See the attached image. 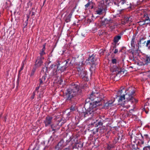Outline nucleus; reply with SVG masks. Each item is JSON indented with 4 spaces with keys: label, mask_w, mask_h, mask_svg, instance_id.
<instances>
[{
    "label": "nucleus",
    "mask_w": 150,
    "mask_h": 150,
    "mask_svg": "<svg viewBox=\"0 0 150 150\" xmlns=\"http://www.w3.org/2000/svg\"><path fill=\"white\" fill-rule=\"evenodd\" d=\"M104 97L103 94H100L98 93H94L92 92V93L88 96V98L86 99V102H89V100L93 101L92 102L89 103V107L87 108V106L88 103H86L85 106L84 108L86 110V112H80L79 116L80 117H85L88 116H94V118L96 117L95 120L96 122H94L93 123L95 124L97 122L99 119V117L98 115H96V111L97 110V106L101 105L100 102L103 99Z\"/></svg>",
    "instance_id": "nucleus-1"
},
{
    "label": "nucleus",
    "mask_w": 150,
    "mask_h": 150,
    "mask_svg": "<svg viewBox=\"0 0 150 150\" xmlns=\"http://www.w3.org/2000/svg\"><path fill=\"white\" fill-rule=\"evenodd\" d=\"M81 90L80 87L77 84L71 86L68 88L66 92V97L67 100H73L75 97L80 94Z\"/></svg>",
    "instance_id": "nucleus-2"
},
{
    "label": "nucleus",
    "mask_w": 150,
    "mask_h": 150,
    "mask_svg": "<svg viewBox=\"0 0 150 150\" xmlns=\"http://www.w3.org/2000/svg\"><path fill=\"white\" fill-rule=\"evenodd\" d=\"M56 65L52 64L49 67V69L51 71L50 75L55 77H57L58 75L60 74L59 71V66L60 64V62Z\"/></svg>",
    "instance_id": "nucleus-3"
},
{
    "label": "nucleus",
    "mask_w": 150,
    "mask_h": 150,
    "mask_svg": "<svg viewBox=\"0 0 150 150\" xmlns=\"http://www.w3.org/2000/svg\"><path fill=\"white\" fill-rule=\"evenodd\" d=\"M125 95H123L121 96L118 100V102L121 105V107L126 109H128L130 107V104H128L127 103L128 100L127 101H125Z\"/></svg>",
    "instance_id": "nucleus-4"
},
{
    "label": "nucleus",
    "mask_w": 150,
    "mask_h": 150,
    "mask_svg": "<svg viewBox=\"0 0 150 150\" xmlns=\"http://www.w3.org/2000/svg\"><path fill=\"white\" fill-rule=\"evenodd\" d=\"M143 21L139 22L140 25H143L145 24H147L150 23V15L144 13L143 15Z\"/></svg>",
    "instance_id": "nucleus-5"
},
{
    "label": "nucleus",
    "mask_w": 150,
    "mask_h": 150,
    "mask_svg": "<svg viewBox=\"0 0 150 150\" xmlns=\"http://www.w3.org/2000/svg\"><path fill=\"white\" fill-rule=\"evenodd\" d=\"M131 93V94L130 95L126 94L125 95L126 98L127 100H128L127 103L129 104H131L132 103H134V102L136 103L137 102V100L133 97L132 95H133L134 93V91H132Z\"/></svg>",
    "instance_id": "nucleus-6"
},
{
    "label": "nucleus",
    "mask_w": 150,
    "mask_h": 150,
    "mask_svg": "<svg viewBox=\"0 0 150 150\" xmlns=\"http://www.w3.org/2000/svg\"><path fill=\"white\" fill-rule=\"evenodd\" d=\"M105 6L103 4L99 5L96 9L95 13L99 15L102 14L105 10Z\"/></svg>",
    "instance_id": "nucleus-7"
},
{
    "label": "nucleus",
    "mask_w": 150,
    "mask_h": 150,
    "mask_svg": "<svg viewBox=\"0 0 150 150\" xmlns=\"http://www.w3.org/2000/svg\"><path fill=\"white\" fill-rule=\"evenodd\" d=\"M78 74L82 78H84L85 77H86L87 72L83 69H81L80 68L78 67L77 69Z\"/></svg>",
    "instance_id": "nucleus-8"
},
{
    "label": "nucleus",
    "mask_w": 150,
    "mask_h": 150,
    "mask_svg": "<svg viewBox=\"0 0 150 150\" xmlns=\"http://www.w3.org/2000/svg\"><path fill=\"white\" fill-rule=\"evenodd\" d=\"M52 117H51L47 116L46 117L45 120L44 121V123L45 126L47 127L51 124Z\"/></svg>",
    "instance_id": "nucleus-9"
},
{
    "label": "nucleus",
    "mask_w": 150,
    "mask_h": 150,
    "mask_svg": "<svg viewBox=\"0 0 150 150\" xmlns=\"http://www.w3.org/2000/svg\"><path fill=\"white\" fill-rule=\"evenodd\" d=\"M110 70L112 72H115L117 73L120 71V69L117 65H111Z\"/></svg>",
    "instance_id": "nucleus-10"
},
{
    "label": "nucleus",
    "mask_w": 150,
    "mask_h": 150,
    "mask_svg": "<svg viewBox=\"0 0 150 150\" xmlns=\"http://www.w3.org/2000/svg\"><path fill=\"white\" fill-rule=\"evenodd\" d=\"M42 63L41 59L40 58H38L36 62L35 67L36 68L40 67L42 65Z\"/></svg>",
    "instance_id": "nucleus-11"
},
{
    "label": "nucleus",
    "mask_w": 150,
    "mask_h": 150,
    "mask_svg": "<svg viewBox=\"0 0 150 150\" xmlns=\"http://www.w3.org/2000/svg\"><path fill=\"white\" fill-rule=\"evenodd\" d=\"M46 75H47L45 73L44 76L40 79V85H42L46 82L47 81H45Z\"/></svg>",
    "instance_id": "nucleus-12"
},
{
    "label": "nucleus",
    "mask_w": 150,
    "mask_h": 150,
    "mask_svg": "<svg viewBox=\"0 0 150 150\" xmlns=\"http://www.w3.org/2000/svg\"><path fill=\"white\" fill-rule=\"evenodd\" d=\"M114 101V99H113L112 100H109V101L106 103L104 105L105 108H107L108 107L111 106Z\"/></svg>",
    "instance_id": "nucleus-13"
},
{
    "label": "nucleus",
    "mask_w": 150,
    "mask_h": 150,
    "mask_svg": "<svg viewBox=\"0 0 150 150\" xmlns=\"http://www.w3.org/2000/svg\"><path fill=\"white\" fill-rule=\"evenodd\" d=\"M121 38V35H118L114 37V42L116 43H117L119 40H120Z\"/></svg>",
    "instance_id": "nucleus-14"
},
{
    "label": "nucleus",
    "mask_w": 150,
    "mask_h": 150,
    "mask_svg": "<svg viewBox=\"0 0 150 150\" xmlns=\"http://www.w3.org/2000/svg\"><path fill=\"white\" fill-rule=\"evenodd\" d=\"M64 142L63 140H61L58 143V144L57 145V147L59 148H60L62 147H64V146L63 145Z\"/></svg>",
    "instance_id": "nucleus-15"
},
{
    "label": "nucleus",
    "mask_w": 150,
    "mask_h": 150,
    "mask_svg": "<svg viewBox=\"0 0 150 150\" xmlns=\"http://www.w3.org/2000/svg\"><path fill=\"white\" fill-rule=\"evenodd\" d=\"M88 61H90L92 63V64H94V59L93 58V56H91V57H89L88 59Z\"/></svg>",
    "instance_id": "nucleus-16"
},
{
    "label": "nucleus",
    "mask_w": 150,
    "mask_h": 150,
    "mask_svg": "<svg viewBox=\"0 0 150 150\" xmlns=\"http://www.w3.org/2000/svg\"><path fill=\"white\" fill-rule=\"evenodd\" d=\"M66 68V67L64 66H62L61 67H59V71L60 73L64 71L65 69Z\"/></svg>",
    "instance_id": "nucleus-17"
},
{
    "label": "nucleus",
    "mask_w": 150,
    "mask_h": 150,
    "mask_svg": "<svg viewBox=\"0 0 150 150\" xmlns=\"http://www.w3.org/2000/svg\"><path fill=\"white\" fill-rule=\"evenodd\" d=\"M57 125H55L54 124H52L51 125V128L52 129V130L53 131H55L57 130Z\"/></svg>",
    "instance_id": "nucleus-18"
},
{
    "label": "nucleus",
    "mask_w": 150,
    "mask_h": 150,
    "mask_svg": "<svg viewBox=\"0 0 150 150\" xmlns=\"http://www.w3.org/2000/svg\"><path fill=\"white\" fill-rule=\"evenodd\" d=\"M134 42H135V38L134 37H133L131 41V44L132 47H134Z\"/></svg>",
    "instance_id": "nucleus-19"
},
{
    "label": "nucleus",
    "mask_w": 150,
    "mask_h": 150,
    "mask_svg": "<svg viewBox=\"0 0 150 150\" xmlns=\"http://www.w3.org/2000/svg\"><path fill=\"white\" fill-rule=\"evenodd\" d=\"M36 68H37L36 67H33V69H32V70L31 73L30 74V76L31 77L33 76L34 75L35 72L36 70Z\"/></svg>",
    "instance_id": "nucleus-20"
},
{
    "label": "nucleus",
    "mask_w": 150,
    "mask_h": 150,
    "mask_svg": "<svg viewBox=\"0 0 150 150\" xmlns=\"http://www.w3.org/2000/svg\"><path fill=\"white\" fill-rule=\"evenodd\" d=\"M27 18L26 20L25 21V23L23 24V25L24 26V28L25 27L28 25V20L29 18V16H27Z\"/></svg>",
    "instance_id": "nucleus-21"
},
{
    "label": "nucleus",
    "mask_w": 150,
    "mask_h": 150,
    "mask_svg": "<svg viewBox=\"0 0 150 150\" xmlns=\"http://www.w3.org/2000/svg\"><path fill=\"white\" fill-rule=\"evenodd\" d=\"M146 64H148L150 63V56H146Z\"/></svg>",
    "instance_id": "nucleus-22"
},
{
    "label": "nucleus",
    "mask_w": 150,
    "mask_h": 150,
    "mask_svg": "<svg viewBox=\"0 0 150 150\" xmlns=\"http://www.w3.org/2000/svg\"><path fill=\"white\" fill-rule=\"evenodd\" d=\"M45 47L44 46L43 48L42 49L40 53V54L41 56L44 54L45 53L44 52Z\"/></svg>",
    "instance_id": "nucleus-23"
},
{
    "label": "nucleus",
    "mask_w": 150,
    "mask_h": 150,
    "mask_svg": "<svg viewBox=\"0 0 150 150\" xmlns=\"http://www.w3.org/2000/svg\"><path fill=\"white\" fill-rule=\"evenodd\" d=\"M111 62L112 64L116 65L117 63V60L116 59L113 58L111 60Z\"/></svg>",
    "instance_id": "nucleus-24"
},
{
    "label": "nucleus",
    "mask_w": 150,
    "mask_h": 150,
    "mask_svg": "<svg viewBox=\"0 0 150 150\" xmlns=\"http://www.w3.org/2000/svg\"><path fill=\"white\" fill-rule=\"evenodd\" d=\"M148 105L150 107V101H149L148 103H146L144 106V109H146L147 108H148V107H147V105Z\"/></svg>",
    "instance_id": "nucleus-25"
},
{
    "label": "nucleus",
    "mask_w": 150,
    "mask_h": 150,
    "mask_svg": "<svg viewBox=\"0 0 150 150\" xmlns=\"http://www.w3.org/2000/svg\"><path fill=\"white\" fill-rule=\"evenodd\" d=\"M127 0H121L120 2V4L122 5L126 4V1Z\"/></svg>",
    "instance_id": "nucleus-26"
},
{
    "label": "nucleus",
    "mask_w": 150,
    "mask_h": 150,
    "mask_svg": "<svg viewBox=\"0 0 150 150\" xmlns=\"http://www.w3.org/2000/svg\"><path fill=\"white\" fill-rule=\"evenodd\" d=\"M143 150H150V146H145L144 147Z\"/></svg>",
    "instance_id": "nucleus-27"
},
{
    "label": "nucleus",
    "mask_w": 150,
    "mask_h": 150,
    "mask_svg": "<svg viewBox=\"0 0 150 150\" xmlns=\"http://www.w3.org/2000/svg\"><path fill=\"white\" fill-rule=\"evenodd\" d=\"M102 125V122H101V120H100L98 122L97 124H96V126L98 127V125Z\"/></svg>",
    "instance_id": "nucleus-28"
},
{
    "label": "nucleus",
    "mask_w": 150,
    "mask_h": 150,
    "mask_svg": "<svg viewBox=\"0 0 150 150\" xmlns=\"http://www.w3.org/2000/svg\"><path fill=\"white\" fill-rule=\"evenodd\" d=\"M135 108V105L134 104L133 105V106H132V108L130 110V112L131 113L132 112V111H134V109Z\"/></svg>",
    "instance_id": "nucleus-29"
},
{
    "label": "nucleus",
    "mask_w": 150,
    "mask_h": 150,
    "mask_svg": "<svg viewBox=\"0 0 150 150\" xmlns=\"http://www.w3.org/2000/svg\"><path fill=\"white\" fill-rule=\"evenodd\" d=\"M114 147V146L112 145H108V148L109 149H110Z\"/></svg>",
    "instance_id": "nucleus-30"
},
{
    "label": "nucleus",
    "mask_w": 150,
    "mask_h": 150,
    "mask_svg": "<svg viewBox=\"0 0 150 150\" xmlns=\"http://www.w3.org/2000/svg\"><path fill=\"white\" fill-rule=\"evenodd\" d=\"M72 15V13H69L67 17V19L69 20L71 18V16Z\"/></svg>",
    "instance_id": "nucleus-31"
},
{
    "label": "nucleus",
    "mask_w": 150,
    "mask_h": 150,
    "mask_svg": "<svg viewBox=\"0 0 150 150\" xmlns=\"http://www.w3.org/2000/svg\"><path fill=\"white\" fill-rule=\"evenodd\" d=\"M35 91H34L33 92V93L32 96H31V99L32 100H33V99L34 98V97L35 96Z\"/></svg>",
    "instance_id": "nucleus-32"
},
{
    "label": "nucleus",
    "mask_w": 150,
    "mask_h": 150,
    "mask_svg": "<svg viewBox=\"0 0 150 150\" xmlns=\"http://www.w3.org/2000/svg\"><path fill=\"white\" fill-rule=\"evenodd\" d=\"M63 82V81L62 79H60L58 81V83L59 84H62V83Z\"/></svg>",
    "instance_id": "nucleus-33"
},
{
    "label": "nucleus",
    "mask_w": 150,
    "mask_h": 150,
    "mask_svg": "<svg viewBox=\"0 0 150 150\" xmlns=\"http://www.w3.org/2000/svg\"><path fill=\"white\" fill-rule=\"evenodd\" d=\"M145 39L144 38H141L140 40L139 41V42H138V44H141V41H142V40H144Z\"/></svg>",
    "instance_id": "nucleus-34"
},
{
    "label": "nucleus",
    "mask_w": 150,
    "mask_h": 150,
    "mask_svg": "<svg viewBox=\"0 0 150 150\" xmlns=\"http://www.w3.org/2000/svg\"><path fill=\"white\" fill-rule=\"evenodd\" d=\"M147 76L150 78V71H149L146 72Z\"/></svg>",
    "instance_id": "nucleus-35"
},
{
    "label": "nucleus",
    "mask_w": 150,
    "mask_h": 150,
    "mask_svg": "<svg viewBox=\"0 0 150 150\" xmlns=\"http://www.w3.org/2000/svg\"><path fill=\"white\" fill-rule=\"evenodd\" d=\"M71 111H73L75 110V108L74 107H71L70 109Z\"/></svg>",
    "instance_id": "nucleus-36"
},
{
    "label": "nucleus",
    "mask_w": 150,
    "mask_h": 150,
    "mask_svg": "<svg viewBox=\"0 0 150 150\" xmlns=\"http://www.w3.org/2000/svg\"><path fill=\"white\" fill-rule=\"evenodd\" d=\"M89 5H90V3H88L87 4H86V5H85V7L86 8H88L89 6Z\"/></svg>",
    "instance_id": "nucleus-37"
},
{
    "label": "nucleus",
    "mask_w": 150,
    "mask_h": 150,
    "mask_svg": "<svg viewBox=\"0 0 150 150\" xmlns=\"http://www.w3.org/2000/svg\"><path fill=\"white\" fill-rule=\"evenodd\" d=\"M26 62L25 60L23 61L22 64V66H24V64Z\"/></svg>",
    "instance_id": "nucleus-38"
},
{
    "label": "nucleus",
    "mask_w": 150,
    "mask_h": 150,
    "mask_svg": "<svg viewBox=\"0 0 150 150\" xmlns=\"http://www.w3.org/2000/svg\"><path fill=\"white\" fill-rule=\"evenodd\" d=\"M144 137L145 138L147 139L148 137V136L147 134H146L144 135Z\"/></svg>",
    "instance_id": "nucleus-39"
},
{
    "label": "nucleus",
    "mask_w": 150,
    "mask_h": 150,
    "mask_svg": "<svg viewBox=\"0 0 150 150\" xmlns=\"http://www.w3.org/2000/svg\"><path fill=\"white\" fill-rule=\"evenodd\" d=\"M118 52V50L117 49H115L114 51V53L115 54L117 53Z\"/></svg>",
    "instance_id": "nucleus-40"
},
{
    "label": "nucleus",
    "mask_w": 150,
    "mask_h": 150,
    "mask_svg": "<svg viewBox=\"0 0 150 150\" xmlns=\"http://www.w3.org/2000/svg\"><path fill=\"white\" fill-rule=\"evenodd\" d=\"M122 93V90H121L120 91L118 92V94H121Z\"/></svg>",
    "instance_id": "nucleus-41"
},
{
    "label": "nucleus",
    "mask_w": 150,
    "mask_h": 150,
    "mask_svg": "<svg viewBox=\"0 0 150 150\" xmlns=\"http://www.w3.org/2000/svg\"><path fill=\"white\" fill-rule=\"evenodd\" d=\"M23 66H22V67L21 68L20 70H19V72H20L21 70H22L23 69Z\"/></svg>",
    "instance_id": "nucleus-42"
},
{
    "label": "nucleus",
    "mask_w": 150,
    "mask_h": 150,
    "mask_svg": "<svg viewBox=\"0 0 150 150\" xmlns=\"http://www.w3.org/2000/svg\"><path fill=\"white\" fill-rule=\"evenodd\" d=\"M39 88V87H37L35 89V91H38Z\"/></svg>",
    "instance_id": "nucleus-43"
},
{
    "label": "nucleus",
    "mask_w": 150,
    "mask_h": 150,
    "mask_svg": "<svg viewBox=\"0 0 150 150\" xmlns=\"http://www.w3.org/2000/svg\"><path fill=\"white\" fill-rule=\"evenodd\" d=\"M139 2H142L144 0H137Z\"/></svg>",
    "instance_id": "nucleus-44"
},
{
    "label": "nucleus",
    "mask_w": 150,
    "mask_h": 150,
    "mask_svg": "<svg viewBox=\"0 0 150 150\" xmlns=\"http://www.w3.org/2000/svg\"><path fill=\"white\" fill-rule=\"evenodd\" d=\"M70 115V112H69L67 114V116H69V115Z\"/></svg>",
    "instance_id": "nucleus-45"
},
{
    "label": "nucleus",
    "mask_w": 150,
    "mask_h": 150,
    "mask_svg": "<svg viewBox=\"0 0 150 150\" xmlns=\"http://www.w3.org/2000/svg\"><path fill=\"white\" fill-rule=\"evenodd\" d=\"M83 62H82L81 63V65H83Z\"/></svg>",
    "instance_id": "nucleus-46"
},
{
    "label": "nucleus",
    "mask_w": 150,
    "mask_h": 150,
    "mask_svg": "<svg viewBox=\"0 0 150 150\" xmlns=\"http://www.w3.org/2000/svg\"><path fill=\"white\" fill-rule=\"evenodd\" d=\"M127 18H128V20H127L129 21V19L130 18V17Z\"/></svg>",
    "instance_id": "nucleus-47"
},
{
    "label": "nucleus",
    "mask_w": 150,
    "mask_h": 150,
    "mask_svg": "<svg viewBox=\"0 0 150 150\" xmlns=\"http://www.w3.org/2000/svg\"><path fill=\"white\" fill-rule=\"evenodd\" d=\"M146 42V41H144V43H145Z\"/></svg>",
    "instance_id": "nucleus-48"
},
{
    "label": "nucleus",
    "mask_w": 150,
    "mask_h": 150,
    "mask_svg": "<svg viewBox=\"0 0 150 150\" xmlns=\"http://www.w3.org/2000/svg\"><path fill=\"white\" fill-rule=\"evenodd\" d=\"M67 149H67H67H65L64 150H67Z\"/></svg>",
    "instance_id": "nucleus-49"
},
{
    "label": "nucleus",
    "mask_w": 150,
    "mask_h": 150,
    "mask_svg": "<svg viewBox=\"0 0 150 150\" xmlns=\"http://www.w3.org/2000/svg\"><path fill=\"white\" fill-rule=\"evenodd\" d=\"M121 110H122V109H121Z\"/></svg>",
    "instance_id": "nucleus-50"
},
{
    "label": "nucleus",
    "mask_w": 150,
    "mask_h": 150,
    "mask_svg": "<svg viewBox=\"0 0 150 150\" xmlns=\"http://www.w3.org/2000/svg\"><path fill=\"white\" fill-rule=\"evenodd\" d=\"M100 52H101V50H100Z\"/></svg>",
    "instance_id": "nucleus-51"
},
{
    "label": "nucleus",
    "mask_w": 150,
    "mask_h": 150,
    "mask_svg": "<svg viewBox=\"0 0 150 150\" xmlns=\"http://www.w3.org/2000/svg\"><path fill=\"white\" fill-rule=\"evenodd\" d=\"M100 52H101V50H100Z\"/></svg>",
    "instance_id": "nucleus-52"
}]
</instances>
